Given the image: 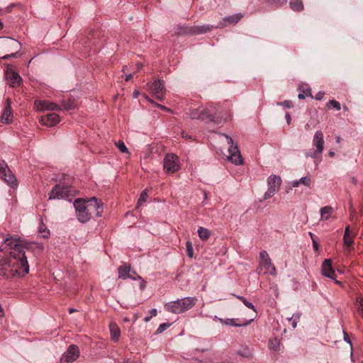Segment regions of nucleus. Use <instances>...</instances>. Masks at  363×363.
<instances>
[{"label":"nucleus","instance_id":"nucleus-31","mask_svg":"<svg viewBox=\"0 0 363 363\" xmlns=\"http://www.w3.org/2000/svg\"><path fill=\"white\" fill-rule=\"evenodd\" d=\"M235 296L237 298L240 300L246 307L253 310L254 311H256V308H255V306L251 302L248 301L245 297H243L242 296Z\"/></svg>","mask_w":363,"mask_h":363},{"label":"nucleus","instance_id":"nucleus-32","mask_svg":"<svg viewBox=\"0 0 363 363\" xmlns=\"http://www.w3.org/2000/svg\"><path fill=\"white\" fill-rule=\"evenodd\" d=\"M75 106L74 101L69 100L67 101L63 100L62 101V108L65 110H70L74 108Z\"/></svg>","mask_w":363,"mask_h":363},{"label":"nucleus","instance_id":"nucleus-3","mask_svg":"<svg viewBox=\"0 0 363 363\" xmlns=\"http://www.w3.org/2000/svg\"><path fill=\"white\" fill-rule=\"evenodd\" d=\"M5 243L6 246L1 247V250H7L8 251H11L12 253L15 252V257L21 258V262H28L27 257L26 256V250L38 249V250L41 251L43 249V246L40 243H23L22 240L16 236L6 238L5 240Z\"/></svg>","mask_w":363,"mask_h":363},{"label":"nucleus","instance_id":"nucleus-43","mask_svg":"<svg viewBox=\"0 0 363 363\" xmlns=\"http://www.w3.org/2000/svg\"><path fill=\"white\" fill-rule=\"evenodd\" d=\"M277 104L284 106V107L288 108H290L292 107V102L291 101H288V100L284 101L283 102H278Z\"/></svg>","mask_w":363,"mask_h":363},{"label":"nucleus","instance_id":"nucleus-11","mask_svg":"<svg viewBox=\"0 0 363 363\" xmlns=\"http://www.w3.org/2000/svg\"><path fill=\"white\" fill-rule=\"evenodd\" d=\"M164 169L167 173H174L179 169V157L174 154L166 155L164 162Z\"/></svg>","mask_w":363,"mask_h":363},{"label":"nucleus","instance_id":"nucleus-61","mask_svg":"<svg viewBox=\"0 0 363 363\" xmlns=\"http://www.w3.org/2000/svg\"><path fill=\"white\" fill-rule=\"evenodd\" d=\"M182 138H184V139H191V137L190 135H189L187 133H182Z\"/></svg>","mask_w":363,"mask_h":363},{"label":"nucleus","instance_id":"nucleus-34","mask_svg":"<svg viewBox=\"0 0 363 363\" xmlns=\"http://www.w3.org/2000/svg\"><path fill=\"white\" fill-rule=\"evenodd\" d=\"M269 347L274 351L277 350L279 347V340L277 338L270 340L269 342Z\"/></svg>","mask_w":363,"mask_h":363},{"label":"nucleus","instance_id":"nucleus-21","mask_svg":"<svg viewBox=\"0 0 363 363\" xmlns=\"http://www.w3.org/2000/svg\"><path fill=\"white\" fill-rule=\"evenodd\" d=\"M12 117L13 115L11 112V100L8 99L6 101L5 109L1 116V121L5 123L9 124L11 123Z\"/></svg>","mask_w":363,"mask_h":363},{"label":"nucleus","instance_id":"nucleus-14","mask_svg":"<svg viewBox=\"0 0 363 363\" xmlns=\"http://www.w3.org/2000/svg\"><path fill=\"white\" fill-rule=\"evenodd\" d=\"M321 272L324 277L331 279L335 282V284L342 286V283L335 279L336 274L334 269L332 267V262L330 259H325L323 262L321 266Z\"/></svg>","mask_w":363,"mask_h":363},{"label":"nucleus","instance_id":"nucleus-59","mask_svg":"<svg viewBox=\"0 0 363 363\" xmlns=\"http://www.w3.org/2000/svg\"><path fill=\"white\" fill-rule=\"evenodd\" d=\"M143 96L145 97V99L147 101L150 102L151 104H155V103L154 102V101H153L152 99H150L147 95L145 94Z\"/></svg>","mask_w":363,"mask_h":363},{"label":"nucleus","instance_id":"nucleus-33","mask_svg":"<svg viewBox=\"0 0 363 363\" xmlns=\"http://www.w3.org/2000/svg\"><path fill=\"white\" fill-rule=\"evenodd\" d=\"M186 255L188 257H189L190 258L193 257L194 248H193V245H192V243L191 241H187L186 242Z\"/></svg>","mask_w":363,"mask_h":363},{"label":"nucleus","instance_id":"nucleus-57","mask_svg":"<svg viewBox=\"0 0 363 363\" xmlns=\"http://www.w3.org/2000/svg\"><path fill=\"white\" fill-rule=\"evenodd\" d=\"M139 95H140V92H139L138 90H135V91L133 92V97L134 99L138 98Z\"/></svg>","mask_w":363,"mask_h":363},{"label":"nucleus","instance_id":"nucleus-36","mask_svg":"<svg viewBox=\"0 0 363 363\" xmlns=\"http://www.w3.org/2000/svg\"><path fill=\"white\" fill-rule=\"evenodd\" d=\"M300 184H303L305 186L310 187L311 184V179L310 176L301 177L299 179Z\"/></svg>","mask_w":363,"mask_h":363},{"label":"nucleus","instance_id":"nucleus-17","mask_svg":"<svg viewBox=\"0 0 363 363\" xmlns=\"http://www.w3.org/2000/svg\"><path fill=\"white\" fill-rule=\"evenodd\" d=\"M35 106L38 111L60 109V106L58 104L47 100L35 101Z\"/></svg>","mask_w":363,"mask_h":363},{"label":"nucleus","instance_id":"nucleus-24","mask_svg":"<svg viewBox=\"0 0 363 363\" xmlns=\"http://www.w3.org/2000/svg\"><path fill=\"white\" fill-rule=\"evenodd\" d=\"M109 330L111 339L114 342H118L121 335V330L118 325L115 323H111L109 324Z\"/></svg>","mask_w":363,"mask_h":363},{"label":"nucleus","instance_id":"nucleus-20","mask_svg":"<svg viewBox=\"0 0 363 363\" xmlns=\"http://www.w3.org/2000/svg\"><path fill=\"white\" fill-rule=\"evenodd\" d=\"M131 267L129 264H124L123 266H120L118 269V278L126 279L130 278L133 280H136V277H133L132 275Z\"/></svg>","mask_w":363,"mask_h":363},{"label":"nucleus","instance_id":"nucleus-19","mask_svg":"<svg viewBox=\"0 0 363 363\" xmlns=\"http://www.w3.org/2000/svg\"><path fill=\"white\" fill-rule=\"evenodd\" d=\"M8 40L7 45L13 50H17L16 52H13L10 55H6L1 57L3 60H8L11 57H16L21 49V44L18 40H16L11 38H5Z\"/></svg>","mask_w":363,"mask_h":363},{"label":"nucleus","instance_id":"nucleus-28","mask_svg":"<svg viewBox=\"0 0 363 363\" xmlns=\"http://www.w3.org/2000/svg\"><path fill=\"white\" fill-rule=\"evenodd\" d=\"M290 8L295 11H301L303 9L301 0H292L289 2Z\"/></svg>","mask_w":363,"mask_h":363},{"label":"nucleus","instance_id":"nucleus-35","mask_svg":"<svg viewBox=\"0 0 363 363\" xmlns=\"http://www.w3.org/2000/svg\"><path fill=\"white\" fill-rule=\"evenodd\" d=\"M356 305L360 315L363 316V298L358 297L357 298Z\"/></svg>","mask_w":363,"mask_h":363},{"label":"nucleus","instance_id":"nucleus-16","mask_svg":"<svg viewBox=\"0 0 363 363\" xmlns=\"http://www.w3.org/2000/svg\"><path fill=\"white\" fill-rule=\"evenodd\" d=\"M60 118L58 114L55 113H48L41 116L40 122L46 126L52 127L58 124Z\"/></svg>","mask_w":363,"mask_h":363},{"label":"nucleus","instance_id":"nucleus-15","mask_svg":"<svg viewBox=\"0 0 363 363\" xmlns=\"http://www.w3.org/2000/svg\"><path fill=\"white\" fill-rule=\"evenodd\" d=\"M259 258L261 264L264 267L267 273H269L273 276L276 275V268L272 263L271 259L269 254L265 250H262L259 252Z\"/></svg>","mask_w":363,"mask_h":363},{"label":"nucleus","instance_id":"nucleus-27","mask_svg":"<svg viewBox=\"0 0 363 363\" xmlns=\"http://www.w3.org/2000/svg\"><path fill=\"white\" fill-rule=\"evenodd\" d=\"M197 233L199 238L203 241L207 240L211 235L210 230L203 227H199Z\"/></svg>","mask_w":363,"mask_h":363},{"label":"nucleus","instance_id":"nucleus-29","mask_svg":"<svg viewBox=\"0 0 363 363\" xmlns=\"http://www.w3.org/2000/svg\"><path fill=\"white\" fill-rule=\"evenodd\" d=\"M38 233L43 238H48L50 235V230H48L46 225L43 223L42 220L39 224Z\"/></svg>","mask_w":363,"mask_h":363},{"label":"nucleus","instance_id":"nucleus-2","mask_svg":"<svg viewBox=\"0 0 363 363\" xmlns=\"http://www.w3.org/2000/svg\"><path fill=\"white\" fill-rule=\"evenodd\" d=\"M74 206L77 218L82 223L88 222L93 214L101 217L103 213V203L96 197L89 200L77 199L74 201Z\"/></svg>","mask_w":363,"mask_h":363},{"label":"nucleus","instance_id":"nucleus-18","mask_svg":"<svg viewBox=\"0 0 363 363\" xmlns=\"http://www.w3.org/2000/svg\"><path fill=\"white\" fill-rule=\"evenodd\" d=\"M213 26L210 25H202V26H194L191 27H186L184 33L190 35H199L206 33L211 30Z\"/></svg>","mask_w":363,"mask_h":363},{"label":"nucleus","instance_id":"nucleus-13","mask_svg":"<svg viewBox=\"0 0 363 363\" xmlns=\"http://www.w3.org/2000/svg\"><path fill=\"white\" fill-rule=\"evenodd\" d=\"M79 356V350L75 345H71L60 358V363H72Z\"/></svg>","mask_w":363,"mask_h":363},{"label":"nucleus","instance_id":"nucleus-39","mask_svg":"<svg viewBox=\"0 0 363 363\" xmlns=\"http://www.w3.org/2000/svg\"><path fill=\"white\" fill-rule=\"evenodd\" d=\"M330 106H333L337 111H340L341 109L340 104L334 99L328 101V103L327 104V106L329 107Z\"/></svg>","mask_w":363,"mask_h":363},{"label":"nucleus","instance_id":"nucleus-40","mask_svg":"<svg viewBox=\"0 0 363 363\" xmlns=\"http://www.w3.org/2000/svg\"><path fill=\"white\" fill-rule=\"evenodd\" d=\"M169 326H170V324L167 323H164L160 324L156 330V333L157 334L162 333L166 329H167Z\"/></svg>","mask_w":363,"mask_h":363},{"label":"nucleus","instance_id":"nucleus-25","mask_svg":"<svg viewBox=\"0 0 363 363\" xmlns=\"http://www.w3.org/2000/svg\"><path fill=\"white\" fill-rule=\"evenodd\" d=\"M300 93L298 95L299 99H304L306 96L313 98L311 89L308 84H301L298 88Z\"/></svg>","mask_w":363,"mask_h":363},{"label":"nucleus","instance_id":"nucleus-44","mask_svg":"<svg viewBox=\"0 0 363 363\" xmlns=\"http://www.w3.org/2000/svg\"><path fill=\"white\" fill-rule=\"evenodd\" d=\"M137 278L138 279V280H140V289L144 290L146 286V283L145 280L140 275H137Z\"/></svg>","mask_w":363,"mask_h":363},{"label":"nucleus","instance_id":"nucleus-62","mask_svg":"<svg viewBox=\"0 0 363 363\" xmlns=\"http://www.w3.org/2000/svg\"><path fill=\"white\" fill-rule=\"evenodd\" d=\"M4 309L1 306V305L0 304V317H4Z\"/></svg>","mask_w":363,"mask_h":363},{"label":"nucleus","instance_id":"nucleus-63","mask_svg":"<svg viewBox=\"0 0 363 363\" xmlns=\"http://www.w3.org/2000/svg\"><path fill=\"white\" fill-rule=\"evenodd\" d=\"M297 321H298V320H293V322H292L291 325H292V327H293L294 328H295L296 327V325H297Z\"/></svg>","mask_w":363,"mask_h":363},{"label":"nucleus","instance_id":"nucleus-4","mask_svg":"<svg viewBox=\"0 0 363 363\" xmlns=\"http://www.w3.org/2000/svg\"><path fill=\"white\" fill-rule=\"evenodd\" d=\"M196 297H184L177 301H170L164 305L167 311L179 314L192 308L196 303Z\"/></svg>","mask_w":363,"mask_h":363},{"label":"nucleus","instance_id":"nucleus-12","mask_svg":"<svg viewBox=\"0 0 363 363\" xmlns=\"http://www.w3.org/2000/svg\"><path fill=\"white\" fill-rule=\"evenodd\" d=\"M192 119H199L203 121H213L214 116L212 111L207 107H199L191 115Z\"/></svg>","mask_w":363,"mask_h":363},{"label":"nucleus","instance_id":"nucleus-47","mask_svg":"<svg viewBox=\"0 0 363 363\" xmlns=\"http://www.w3.org/2000/svg\"><path fill=\"white\" fill-rule=\"evenodd\" d=\"M324 94H325V93L323 91H319L318 93L316 94L315 99L316 100L320 101L323 98Z\"/></svg>","mask_w":363,"mask_h":363},{"label":"nucleus","instance_id":"nucleus-54","mask_svg":"<svg viewBox=\"0 0 363 363\" xmlns=\"http://www.w3.org/2000/svg\"><path fill=\"white\" fill-rule=\"evenodd\" d=\"M155 106L160 108V109H162V110H165V111H170V110L167 108H166L165 106L161 105V104H155Z\"/></svg>","mask_w":363,"mask_h":363},{"label":"nucleus","instance_id":"nucleus-22","mask_svg":"<svg viewBox=\"0 0 363 363\" xmlns=\"http://www.w3.org/2000/svg\"><path fill=\"white\" fill-rule=\"evenodd\" d=\"M6 76L9 84L11 86L19 84L21 82V77L17 72H11L8 69L6 73Z\"/></svg>","mask_w":363,"mask_h":363},{"label":"nucleus","instance_id":"nucleus-8","mask_svg":"<svg viewBox=\"0 0 363 363\" xmlns=\"http://www.w3.org/2000/svg\"><path fill=\"white\" fill-rule=\"evenodd\" d=\"M0 178L11 187L17 186V180L15 175L9 169L7 164L3 160H0Z\"/></svg>","mask_w":363,"mask_h":363},{"label":"nucleus","instance_id":"nucleus-5","mask_svg":"<svg viewBox=\"0 0 363 363\" xmlns=\"http://www.w3.org/2000/svg\"><path fill=\"white\" fill-rule=\"evenodd\" d=\"M76 194L69 185L65 183L55 184L49 193V199H65L71 201V198Z\"/></svg>","mask_w":363,"mask_h":363},{"label":"nucleus","instance_id":"nucleus-7","mask_svg":"<svg viewBox=\"0 0 363 363\" xmlns=\"http://www.w3.org/2000/svg\"><path fill=\"white\" fill-rule=\"evenodd\" d=\"M223 136L227 139V142L230 146L228 148L229 155L228 156V160L236 165H240L243 163L240 152L238 149L237 144H234V142L229 135L223 134Z\"/></svg>","mask_w":363,"mask_h":363},{"label":"nucleus","instance_id":"nucleus-9","mask_svg":"<svg viewBox=\"0 0 363 363\" xmlns=\"http://www.w3.org/2000/svg\"><path fill=\"white\" fill-rule=\"evenodd\" d=\"M268 189L264 195V199L272 197L277 192L281 184V179L275 174L270 175L267 179Z\"/></svg>","mask_w":363,"mask_h":363},{"label":"nucleus","instance_id":"nucleus-45","mask_svg":"<svg viewBox=\"0 0 363 363\" xmlns=\"http://www.w3.org/2000/svg\"><path fill=\"white\" fill-rule=\"evenodd\" d=\"M300 318H301V313H294L291 317L287 318V319L289 320H298L300 319Z\"/></svg>","mask_w":363,"mask_h":363},{"label":"nucleus","instance_id":"nucleus-56","mask_svg":"<svg viewBox=\"0 0 363 363\" xmlns=\"http://www.w3.org/2000/svg\"><path fill=\"white\" fill-rule=\"evenodd\" d=\"M238 354H240L241 356H243L245 357H249L250 356V354L249 352H242L241 351H239Z\"/></svg>","mask_w":363,"mask_h":363},{"label":"nucleus","instance_id":"nucleus-52","mask_svg":"<svg viewBox=\"0 0 363 363\" xmlns=\"http://www.w3.org/2000/svg\"><path fill=\"white\" fill-rule=\"evenodd\" d=\"M157 309L152 308V309H151L150 311V316H151L152 318L153 316H156L157 315Z\"/></svg>","mask_w":363,"mask_h":363},{"label":"nucleus","instance_id":"nucleus-55","mask_svg":"<svg viewBox=\"0 0 363 363\" xmlns=\"http://www.w3.org/2000/svg\"><path fill=\"white\" fill-rule=\"evenodd\" d=\"M344 236H350V226L347 225L345 228Z\"/></svg>","mask_w":363,"mask_h":363},{"label":"nucleus","instance_id":"nucleus-26","mask_svg":"<svg viewBox=\"0 0 363 363\" xmlns=\"http://www.w3.org/2000/svg\"><path fill=\"white\" fill-rule=\"evenodd\" d=\"M320 219L323 220H327L330 218V216L333 212V208L330 206H326L321 208L320 210Z\"/></svg>","mask_w":363,"mask_h":363},{"label":"nucleus","instance_id":"nucleus-51","mask_svg":"<svg viewBox=\"0 0 363 363\" xmlns=\"http://www.w3.org/2000/svg\"><path fill=\"white\" fill-rule=\"evenodd\" d=\"M285 118H286L288 125H289L291 123V118L290 113L289 112L286 113Z\"/></svg>","mask_w":363,"mask_h":363},{"label":"nucleus","instance_id":"nucleus-48","mask_svg":"<svg viewBox=\"0 0 363 363\" xmlns=\"http://www.w3.org/2000/svg\"><path fill=\"white\" fill-rule=\"evenodd\" d=\"M314 127H315V125L313 124L312 123H308L304 126L305 130L307 131L310 130L311 129V128H314Z\"/></svg>","mask_w":363,"mask_h":363},{"label":"nucleus","instance_id":"nucleus-50","mask_svg":"<svg viewBox=\"0 0 363 363\" xmlns=\"http://www.w3.org/2000/svg\"><path fill=\"white\" fill-rule=\"evenodd\" d=\"M312 242H313V247L314 250L318 251L319 245H318L317 241L315 240H313Z\"/></svg>","mask_w":363,"mask_h":363},{"label":"nucleus","instance_id":"nucleus-42","mask_svg":"<svg viewBox=\"0 0 363 363\" xmlns=\"http://www.w3.org/2000/svg\"><path fill=\"white\" fill-rule=\"evenodd\" d=\"M344 243L347 247L351 246L353 244V238L351 236H344L343 237Z\"/></svg>","mask_w":363,"mask_h":363},{"label":"nucleus","instance_id":"nucleus-41","mask_svg":"<svg viewBox=\"0 0 363 363\" xmlns=\"http://www.w3.org/2000/svg\"><path fill=\"white\" fill-rule=\"evenodd\" d=\"M268 3L276 5L277 6H281L287 3V0H267Z\"/></svg>","mask_w":363,"mask_h":363},{"label":"nucleus","instance_id":"nucleus-58","mask_svg":"<svg viewBox=\"0 0 363 363\" xmlns=\"http://www.w3.org/2000/svg\"><path fill=\"white\" fill-rule=\"evenodd\" d=\"M143 96L145 97V99L147 101L150 102L151 104H155V103L154 102V101H153L152 99H150L147 95L145 94Z\"/></svg>","mask_w":363,"mask_h":363},{"label":"nucleus","instance_id":"nucleus-1","mask_svg":"<svg viewBox=\"0 0 363 363\" xmlns=\"http://www.w3.org/2000/svg\"><path fill=\"white\" fill-rule=\"evenodd\" d=\"M7 250L0 248V276L11 279L16 276H24L29 272L28 262H21V258L15 257Z\"/></svg>","mask_w":363,"mask_h":363},{"label":"nucleus","instance_id":"nucleus-46","mask_svg":"<svg viewBox=\"0 0 363 363\" xmlns=\"http://www.w3.org/2000/svg\"><path fill=\"white\" fill-rule=\"evenodd\" d=\"M350 220L352 221H353L354 220V215L356 213V211L352 205H350Z\"/></svg>","mask_w":363,"mask_h":363},{"label":"nucleus","instance_id":"nucleus-10","mask_svg":"<svg viewBox=\"0 0 363 363\" xmlns=\"http://www.w3.org/2000/svg\"><path fill=\"white\" fill-rule=\"evenodd\" d=\"M148 85L150 93L158 100L162 101L167 91L164 82L162 79H156Z\"/></svg>","mask_w":363,"mask_h":363},{"label":"nucleus","instance_id":"nucleus-64","mask_svg":"<svg viewBox=\"0 0 363 363\" xmlns=\"http://www.w3.org/2000/svg\"><path fill=\"white\" fill-rule=\"evenodd\" d=\"M328 155H329L330 157H334V155H335V152H334L333 151H331V150H330V151H329V152H328Z\"/></svg>","mask_w":363,"mask_h":363},{"label":"nucleus","instance_id":"nucleus-6","mask_svg":"<svg viewBox=\"0 0 363 363\" xmlns=\"http://www.w3.org/2000/svg\"><path fill=\"white\" fill-rule=\"evenodd\" d=\"M313 145L315 147V150L307 152L306 156L315 159L321 155L324 149V138L321 130L315 133L313 138Z\"/></svg>","mask_w":363,"mask_h":363},{"label":"nucleus","instance_id":"nucleus-49","mask_svg":"<svg viewBox=\"0 0 363 363\" xmlns=\"http://www.w3.org/2000/svg\"><path fill=\"white\" fill-rule=\"evenodd\" d=\"M291 187H298L300 185L299 180H294L291 182Z\"/></svg>","mask_w":363,"mask_h":363},{"label":"nucleus","instance_id":"nucleus-60","mask_svg":"<svg viewBox=\"0 0 363 363\" xmlns=\"http://www.w3.org/2000/svg\"><path fill=\"white\" fill-rule=\"evenodd\" d=\"M133 76V74H128L125 75V80L126 82L129 81Z\"/></svg>","mask_w":363,"mask_h":363},{"label":"nucleus","instance_id":"nucleus-53","mask_svg":"<svg viewBox=\"0 0 363 363\" xmlns=\"http://www.w3.org/2000/svg\"><path fill=\"white\" fill-rule=\"evenodd\" d=\"M344 340L345 342H348L350 345V346H352V342L346 333H344Z\"/></svg>","mask_w":363,"mask_h":363},{"label":"nucleus","instance_id":"nucleus-38","mask_svg":"<svg viewBox=\"0 0 363 363\" xmlns=\"http://www.w3.org/2000/svg\"><path fill=\"white\" fill-rule=\"evenodd\" d=\"M148 197L147 193L145 191H143L138 200V206L142 205L144 202L147 201Z\"/></svg>","mask_w":363,"mask_h":363},{"label":"nucleus","instance_id":"nucleus-23","mask_svg":"<svg viewBox=\"0 0 363 363\" xmlns=\"http://www.w3.org/2000/svg\"><path fill=\"white\" fill-rule=\"evenodd\" d=\"M220 321L222 323H224L225 325H232L235 327L246 326L251 322V320H238V319L235 318H228L225 320L220 319Z\"/></svg>","mask_w":363,"mask_h":363},{"label":"nucleus","instance_id":"nucleus-37","mask_svg":"<svg viewBox=\"0 0 363 363\" xmlns=\"http://www.w3.org/2000/svg\"><path fill=\"white\" fill-rule=\"evenodd\" d=\"M116 145L117 147L118 148V150L121 152H123V153L128 152V150L126 147V146L123 140H118Z\"/></svg>","mask_w":363,"mask_h":363},{"label":"nucleus","instance_id":"nucleus-30","mask_svg":"<svg viewBox=\"0 0 363 363\" xmlns=\"http://www.w3.org/2000/svg\"><path fill=\"white\" fill-rule=\"evenodd\" d=\"M240 13L233 14L231 16H225L224 20L230 23H237L242 18Z\"/></svg>","mask_w":363,"mask_h":363}]
</instances>
